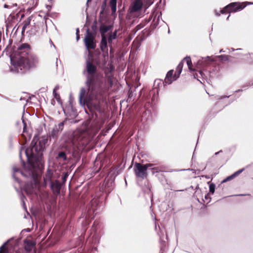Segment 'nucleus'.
I'll list each match as a JSON object with an SVG mask.
<instances>
[{
	"mask_svg": "<svg viewBox=\"0 0 253 253\" xmlns=\"http://www.w3.org/2000/svg\"><path fill=\"white\" fill-rule=\"evenodd\" d=\"M47 142V137L44 136L39 139L38 136H35L30 145L27 149L22 148L20 151V158L22 151L25 152L28 167L22 171L15 167H13L12 176L15 181L20 183L21 181L18 177L19 174L25 177L30 178L32 180V182L27 183L25 185V190L28 194H32L35 192V189L38 183L39 171L44 167L43 152L45 149V144Z\"/></svg>",
	"mask_w": 253,
	"mask_h": 253,
	"instance_id": "obj_1",
	"label": "nucleus"
},
{
	"mask_svg": "<svg viewBox=\"0 0 253 253\" xmlns=\"http://www.w3.org/2000/svg\"><path fill=\"white\" fill-rule=\"evenodd\" d=\"M83 74L86 77L85 85L88 91L82 87L79 95V103L82 106L86 105L91 112H104L103 89L102 82L97 73V67L87 60Z\"/></svg>",
	"mask_w": 253,
	"mask_h": 253,
	"instance_id": "obj_2",
	"label": "nucleus"
},
{
	"mask_svg": "<svg viewBox=\"0 0 253 253\" xmlns=\"http://www.w3.org/2000/svg\"><path fill=\"white\" fill-rule=\"evenodd\" d=\"M30 45L26 43H22L17 48V55L14 59L11 58L13 65L12 71L19 74H24L30 68L35 67L39 62L38 57L33 53H30Z\"/></svg>",
	"mask_w": 253,
	"mask_h": 253,
	"instance_id": "obj_3",
	"label": "nucleus"
},
{
	"mask_svg": "<svg viewBox=\"0 0 253 253\" xmlns=\"http://www.w3.org/2000/svg\"><path fill=\"white\" fill-rule=\"evenodd\" d=\"M90 140V137L86 131H74L69 143L70 147H71L70 151H72L74 155L78 154L84 150Z\"/></svg>",
	"mask_w": 253,
	"mask_h": 253,
	"instance_id": "obj_4",
	"label": "nucleus"
},
{
	"mask_svg": "<svg viewBox=\"0 0 253 253\" xmlns=\"http://www.w3.org/2000/svg\"><path fill=\"white\" fill-rule=\"evenodd\" d=\"M245 8V6H243L242 2H231L224 8H223L220 12L221 14H224L226 12L232 13L240 11Z\"/></svg>",
	"mask_w": 253,
	"mask_h": 253,
	"instance_id": "obj_5",
	"label": "nucleus"
},
{
	"mask_svg": "<svg viewBox=\"0 0 253 253\" xmlns=\"http://www.w3.org/2000/svg\"><path fill=\"white\" fill-rule=\"evenodd\" d=\"M133 170L137 177L144 179L147 176V169L144 165L139 163H135Z\"/></svg>",
	"mask_w": 253,
	"mask_h": 253,
	"instance_id": "obj_6",
	"label": "nucleus"
},
{
	"mask_svg": "<svg viewBox=\"0 0 253 253\" xmlns=\"http://www.w3.org/2000/svg\"><path fill=\"white\" fill-rule=\"evenodd\" d=\"M63 185L57 180H54L48 186L51 189L53 194L57 196L60 194L61 189Z\"/></svg>",
	"mask_w": 253,
	"mask_h": 253,
	"instance_id": "obj_7",
	"label": "nucleus"
},
{
	"mask_svg": "<svg viewBox=\"0 0 253 253\" xmlns=\"http://www.w3.org/2000/svg\"><path fill=\"white\" fill-rule=\"evenodd\" d=\"M143 6L142 0H135L129 8V12L130 13L138 12L141 10Z\"/></svg>",
	"mask_w": 253,
	"mask_h": 253,
	"instance_id": "obj_8",
	"label": "nucleus"
},
{
	"mask_svg": "<svg viewBox=\"0 0 253 253\" xmlns=\"http://www.w3.org/2000/svg\"><path fill=\"white\" fill-rule=\"evenodd\" d=\"M173 70H169L167 74L165 79V85L170 84L173 81H175L178 77H176V75H173Z\"/></svg>",
	"mask_w": 253,
	"mask_h": 253,
	"instance_id": "obj_9",
	"label": "nucleus"
},
{
	"mask_svg": "<svg viewBox=\"0 0 253 253\" xmlns=\"http://www.w3.org/2000/svg\"><path fill=\"white\" fill-rule=\"evenodd\" d=\"M24 249L27 252H31L36 247V243L29 240H25L24 242Z\"/></svg>",
	"mask_w": 253,
	"mask_h": 253,
	"instance_id": "obj_10",
	"label": "nucleus"
},
{
	"mask_svg": "<svg viewBox=\"0 0 253 253\" xmlns=\"http://www.w3.org/2000/svg\"><path fill=\"white\" fill-rule=\"evenodd\" d=\"M112 28L111 25H106L104 24H101L99 27V31L101 37H106V33Z\"/></svg>",
	"mask_w": 253,
	"mask_h": 253,
	"instance_id": "obj_11",
	"label": "nucleus"
},
{
	"mask_svg": "<svg viewBox=\"0 0 253 253\" xmlns=\"http://www.w3.org/2000/svg\"><path fill=\"white\" fill-rule=\"evenodd\" d=\"M150 169L152 170V174H154L155 173L165 171L166 168L164 166L160 165L158 163V165L150 168Z\"/></svg>",
	"mask_w": 253,
	"mask_h": 253,
	"instance_id": "obj_12",
	"label": "nucleus"
},
{
	"mask_svg": "<svg viewBox=\"0 0 253 253\" xmlns=\"http://www.w3.org/2000/svg\"><path fill=\"white\" fill-rule=\"evenodd\" d=\"M52 173L48 170L46 174L43 178L44 184L45 186H49L51 184V183H52L53 180H52Z\"/></svg>",
	"mask_w": 253,
	"mask_h": 253,
	"instance_id": "obj_13",
	"label": "nucleus"
},
{
	"mask_svg": "<svg viewBox=\"0 0 253 253\" xmlns=\"http://www.w3.org/2000/svg\"><path fill=\"white\" fill-rule=\"evenodd\" d=\"M107 42H108L106 37H101V41L100 43V47L101 50L103 52H107L108 51Z\"/></svg>",
	"mask_w": 253,
	"mask_h": 253,
	"instance_id": "obj_14",
	"label": "nucleus"
},
{
	"mask_svg": "<svg viewBox=\"0 0 253 253\" xmlns=\"http://www.w3.org/2000/svg\"><path fill=\"white\" fill-rule=\"evenodd\" d=\"M85 45L87 50L90 49H93L96 47V44L94 42V40H88L86 39V40L84 41Z\"/></svg>",
	"mask_w": 253,
	"mask_h": 253,
	"instance_id": "obj_15",
	"label": "nucleus"
},
{
	"mask_svg": "<svg viewBox=\"0 0 253 253\" xmlns=\"http://www.w3.org/2000/svg\"><path fill=\"white\" fill-rule=\"evenodd\" d=\"M165 84V81H163L161 80L160 79H156L154 81V88L157 89V93H159V91L160 90V88L163 86Z\"/></svg>",
	"mask_w": 253,
	"mask_h": 253,
	"instance_id": "obj_16",
	"label": "nucleus"
},
{
	"mask_svg": "<svg viewBox=\"0 0 253 253\" xmlns=\"http://www.w3.org/2000/svg\"><path fill=\"white\" fill-rule=\"evenodd\" d=\"M118 30H115L114 32H109L108 34V42L109 43H112L113 41L117 38Z\"/></svg>",
	"mask_w": 253,
	"mask_h": 253,
	"instance_id": "obj_17",
	"label": "nucleus"
},
{
	"mask_svg": "<svg viewBox=\"0 0 253 253\" xmlns=\"http://www.w3.org/2000/svg\"><path fill=\"white\" fill-rule=\"evenodd\" d=\"M60 133L59 131L55 127H54L49 133V137L50 139L52 138L54 140H56Z\"/></svg>",
	"mask_w": 253,
	"mask_h": 253,
	"instance_id": "obj_18",
	"label": "nucleus"
},
{
	"mask_svg": "<svg viewBox=\"0 0 253 253\" xmlns=\"http://www.w3.org/2000/svg\"><path fill=\"white\" fill-rule=\"evenodd\" d=\"M117 0H110L109 2V5L111 7L112 15L116 14L117 10Z\"/></svg>",
	"mask_w": 253,
	"mask_h": 253,
	"instance_id": "obj_19",
	"label": "nucleus"
},
{
	"mask_svg": "<svg viewBox=\"0 0 253 253\" xmlns=\"http://www.w3.org/2000/svg\"><path fill=\"white\" fill-rule=\"evenodd\" d=\"M10 240H7L6 242L4 243L0 247V253H8V250L6 247Z\"/></svg>",
	"mask_w": 253,
	"mask_h": 253,
	"instance_id": "obj_20",
	"label": "nucleus"
},
{
	"mask_svg": "<svg viewBox=\"0 0 253 253\" xmlns=\"http://www.w3.org/2000/svg\"><path fill=\"white\" fill-rule=\"evenodd\" d=\"M57 159H62L63 161H66L67 159L66 153L64 151H60L58 152L56 156Z\"/></svg>",
	"mask_w": 253,
	"mask_h": 253,
	"instance_id": "obj_21",
	"label": "nucleus"
},
{
	"mask_svg": "<svg viewBox=\"0 0 253 253\" xmlns=\"http://www.w3.org/2000/svg\"><path fill=\"white\" fill-rule=\"evenodd\" d=\"M183 60L186 61L189 70H190L191 71H193L194 70L192 68V61H191L190 57L186 56L183 59Z\"/></svg>",
	"mask_w": 253,
	"mask_h": 253,
	"instance_id": "obj_22",
	"label": "nucleus"
},
{
	"mask_svg": "<svg viewBox=\"0 0 253 253\" xmlns=\"http://www.w3.org/2000/svg\"><path fill=\"white\" fill-rule=\"evenodd\" d=\"M66 122V120H65L62 122L59 123L57 125H55L54 127H55L59 131V132H61L64 128V126Z\"/></svg>",
	"mask_w": 253,
	"mask_h": 253,
	"instance_id": "obj_23",
	"label": "nucleus"
},
{
	"mask_svg": "<svg viewBox=\"0 0 253 253\" xmlns=\"http://www.w3.org/2000/svg\"><path fill=\"white\" fill-rule=\"evenodd\" d=\"M87 39L88 40H94V37L93 36L92 33L89 31V29H87L86 31V35L84 38V41Z\"/></svg>",
	"mask_w": 253,
	"mask_h": 253,
	"instance_id": "obj_24",
	"label": "nucleus"
},
{
	"mask_svg": "<svg viewBox=\"0 0 253 253\" xmlns=\"http://www.w3.org/2000/svg\"><path fill=\"white\" fill-rule=\"evenodd\" d=\"M58 87L57 86H56L54 88L53 91V94L54 95V97L56 99V100L57 101V102L59 103H61V99H60V95L59 94H58L56 92V90L58 89Z\"/></svg>",
	"mask_w": 253,
	"mask_h": 253,
	"instance_id": "obj_25",
	"label": "nucleus"
},
{
	"mask_svg": "<svg viewBox=\"0 0 253 253\" xmlns=\"http://www.w3.org/2000/svg\"><path fill=\"white\" fill-rule=\"evenodd\" d=\"M215 57L218 58L220 61H228L229 56L226 55H217Z\"/></svg>",
	"mask_w": 253,
	"mask_h": 253,
	"instance_id": "obj_26",
	"label": "nucleus"
},
{
	"mask_svg": "<svg viewBox=\"0 0 253 253\" xmlns=\"http://www.w3.org/2000/svg\"><path fill=\"white\" fill-rule=\"evenodd\" d=\"M68 173L67 172H64L62 176V183H61L62 184V185H64L66 180H67V179L68 177Z\"/></svg>",
	"mask_w": 253,
	"mask_h": 253,
	"instance_id": "obj_27",
	"label": "nucleus"
},
{
	"mask_svg": "<svg viewBox=\"0 0 253 253\" xmlns=\"http://www.w3.org/2000/svg\"><path fill=\"white\" fill-rule=\"evenodd\" d=\"M183 63L181 62L177 67V76L179 77L182 70Z\"/></svg>",
	"mask_w": 253,
	"mask_h": 253,
	"instance_id": "obj_28",
	"label": "nucleus"
},
{
	"mask_svg": "<svg viewBox=\"0 0 253 253\" xmlns=\"http://www.w3.org/2000/svg\"><path fill=\"white\" fill-rule=\"evenodd\" d=\"M147 170L148 169H149L151 168H153L154 167H155V166H157L158 165V163H155V162H154V163H147V164H144Z\"/></svg>",
	"mask_w": 253,
	"mask_h": 253,
	"instance_id": "obj_29",
	"label": "nucleus"
},
{
	"mask_svg": "<svg viewBox=\"0 0 253 253\" xmlns=\"http://www.w3.org/2000/svg\"><path fill=\"white\" fill-rule=\"evenodd\" d=\"M31 22V19L30 17L27 18L26 20L24 21V24H23V29H27L28 27L29 26Z\"/></svg>",
	"mask_w": 253,
	"mask_h": 253,
	"instance_id": "obj_30",
	"label": "nucleus"
},
{
	"mask_svg": "<svg viewBox=\"0 0 253 253\" xmlns=\"http://www.w3.org/2000/svg\"><path fill=\"white\" fill-rule=\"evenodd\" d=\"M26 199V197L24 195H22L21 196V201L22 203V206H23V209L25 210V211H27V208H26V204H25V200Z\"/></svg>",
	"mask_w": 253,
	"mask_h": 253,
	"instance_id": "obj_31",
	"label": "nucleus"
},
{
	"mask_svg": "<svg viewBox=\"0 0 253 253\" xmlns=\"http://www.w3.org/2000/svg\"><path fill=\"white\" fill-rule=\"evenodd\" d=\"M249 86H253V80L250 81L249 83L244 84L242 85V88H244L245 89H246L248 88Z\"/></svg>",
	"mask_w": 253,
	"mask_h": 253,
	"instance_id": "obj_32",
	"label": "nucleus"
},
{
	"mask_svg": "<svg viewBox=\"0 0 253 253\" xmlns=\"http://www.w3.org/2000/svg\"><path fill=\"white\" fill-rule=\"evenodd\" d=\"M215 185L211 183L209 185V191L212 194H213L215 190Z\"/></svg>",
	"mask_w": 253,
	"mask_h": 253,
	"instance_id": "obj_33",
	"label": "nucleus"
},
{
	"mask_svg": "<svg viewBox=\"0 0 253 253\" xmlns=\"http://www.w3.org/2000/svg\"><path fill=\"white\" fill-rule=\"evenodd\" d=\"M244 169H245L243 168L242 169H239L238 170L236 171L234 173H233L232 174H233L234 177L235 178V177L239 175L240 173H241L244 170Z\"/></svg>",
	"mask_w": 253,
	"mask_h": 253,
	"instance_id": "obj_34",
	"label": "nucleus"
},
{
	"mask_svg": "<svg viewBox=\"0 0 253 253\" xmlns=\"http://www.w3.org/2000/svg\"><path fill=\"white\" fill-rule=\"evenodd\" d=\"M230 96V95H222V96H219L217 95L215 96V98L216 100H221L225 98H229Z\"/></svg>",
	"mask_w": 253,
	"mask_h": 253,
	"instance_id": "obj_35",
	"label": "nucleus"
},
{
	"mask_svg": "<svg viewBox=\"0 0 253 253\" xmlns=\"http://www.w3.org/2000/svg\"><path fill=\"white\" fill-rule=\"evenodd\" d=\"M234 177L233 175V174H231L230 176H227L226 178L223 179L222 181V183H225L228 181L231 180V179H233Z\"/></svg>",
	"mask_w": 253,
	"mask_h": 253,
	"instance_id": "obj_36",
	"label": "nucleus"
},
{
	"mask_svg": "<svg viewBox=\"0 0 253 253\" xmlns=\"http://www.w3.org/2000/svg\"><path fill=\"white\" fill-rule=\"evenodd\" d=\"M107 82L109 84V85L110 87L112 86L113 85V81L112 79V77L110 76L107 77Z\"/></svg>",
	"mask_w": 253,
	"mask_h": 253,
	"instance_id": "obj_37",
	"label": "nucleus"
},
{
	"mask_svg": "<svg viewBox=\"0 0 253 253\" xmlns=\"http://www.w3.org/2000/svg\"><path fill=\"white\" fill-rule=\"evenodd\" d=\"M144 2L147 6H149L153 3V0H144Z\"/></svg>",
	"mask_w": 253,
	"mask_h": 253,
	"instance_id": "obj_38",
	"label": "nucleus"
},
{
	"mask_svg": "<svg viewBox=\"0 0 253 253\" xmlns=\"http://www.w3.org/2000/svg\"><path fill=\"white\" fill-rule=\"evenodd\" d=\"M242 4H243V6H245V7H246L247 5L253 4V2L245 1V2H242Z\"/></svg>",
	"mask_w": 253,
	"mask_h": 253,
	"instance_id": "obj_39",
	"label": "nucleus"
},
{
	"mask_svg": "<svg viewBox=\"0 0 253 253\" xmlns=\"http://www.w3.org/2000/svg\"><path fill=\"white\" fill-rule=\"evenodd\" d=\"M109 70L110 73L112 72V71H113L115 70V67H114V66L112 64H109Z\"/></svg>",
	"mask_w": 253,
	"mask_h": 253,
	"instance_id": "obj_40",
	"label": "nucleus"
},
{
	"mask_svg": "<svg viewBox=\"0 0 253 253\" xmlns=\"http://www.w3.org/2000/svg\"><path fill=\"white\" fill-rule=\"evenodd\" d=\"M3 7L5 8H12V5L8 4V2H6L4 5Z\"/></svg>",
	"mask_w": 253,
	"mask_h": 253,
	"instance_id": "obj_41",
	"label": "nucleus"
},
{
	"mask_svg": "<svg viewBox=\"0 0 253 253\" xmlns=\"http://www.w3.org/2000/svg\"><path fill=\"white\" fill-rule=\"evenodd\" d=\"M91 28L93 31H95L97 28L96 22H94L91 26Z\"/></svg>",
	"mask_w": 253,
	"mask_h": 253,
	"instance_id": "obj_42",
	"label": "nucleus"
},
{
	"mask_svg": "<svg viewBox=\"0 0 253 253\" xmlns=\"http://www.w3.org/2000/svg\"><path fill=\"white\" fill-rule=\"evenodd\" d=\"M208 59L210 61H215L214 59H212V56H207L206 58H205V59Z\"/></svg>",
	"mask_w": 253,
	"mask_h": 253,
	"instance_id": "obj_43",
	"label": "nucleus"
},
{
	"mask_svg": "<svg viewBox=\"0 0 253 253\" xmlns=\"http://www.w3.org/2000/svg\"><path fill=\"white\" fill-rule=\"evenodd\" d=\"M49 42H50V43L51 46H53V48H54V49H56V46H55V45L53 44V42H52V41H51V40H49Z\"/></svg>",
	"mask_w": 253,
	"mask_h": 253,
	"instance_id": "obj_44",
	"label": "nucleus"
},
{
	"mask_svg": "<svg viewBox=\"0 0 253 253\" xmlns=\"http://www.w3.org/2000/svg\"><path fill=\"white\" fill-rule=\"evenodd\" d=\"M236 99V98L233 99L231 98L230 100L229 101V102L227 104H226L225 106H227L228 104H230L231 103H232L233 101L235 100Z\"/></svg>",
	"mask_w": 253,
	"mask_h": 253,
	"instance_id": "obj_45",
	"label": "nucleus"
},
{
	"mask_svg": "<svg viewBox=\"0 0 253 253\" xmlns=\"http://www.w3.org/2000/svg\"><path fill=\"white\" fill-rule=\"evenodd\" d=\"M80 30L78 28L76 29V35H79Z\"/></svg>",
	"mask_w": 253,
	"mask_h": 253,
	"instance_id": "obj_46",
	"label": "nucleus"
},
{
	"mask_svg": "<svg viewBox=\"0 0 253 253\" xmlns=\"http://www.w3.org/2000/svg\"><path fill=\"white\" fill-rule=\"evenodd\" d=\"M214 12L216 16H219L220 15V13L218 12L217 10H214Z\"/></svg>",
	"mask_w": 253,
	"mask_h": 253,
	"instance_id": "obj_47",
	"label": "nucleus"
},
{
	"mask_svg": "<svg viewBox=\"0 0 253 253\" xmlns=\"http://www.w3.org/2000/svg\"><path fill=\"white\" fill-rule=\"evenodd\" d=\"M228 50H229V52H233L235 50V49L233 48H231L230 49H228Z\"/></svg>",
	"mask_w": 253,
	"mask_h": 253,
	"instance_id": "obj_48",
	"label": "nucleus"
},
{
	"mask_svg": "<svg viewBox=\"0 0 253 253\" xmlns=\"http://www.w3.org/2000/svg\"><path fill=\"white\" fill-rule=\"evenodd\" d=\"M26 29H23V27H22V32H21V33H22V35H24V33L25 32V31Z\"/></svg>",
	"mask_w": 253,
	"mask_h": 253,
	"instance_id": "obj_49",
	"label": "nucleus"
},
{
	"mask_svg": "<svg viewBox=\"0 0 253 253\" xmlns=\"http://www.w3.org/2000/svg\"><path fill=\"white\" fill-rule=\"evenodd\" d=\"M105 6H106V2H104L103 5H102V9H104V7H105Z\"/></svg>",
	"mask_w": 253,
	"mask_h": 253,
	"instance_id": "obj_50",
	"label": "nucleus"
},
{
	"mask_svg": "<svg viewBox=\"0 0 253 253\" xmlns=\"http://www.w3.org/2000/svg\"><path fill=\"white\" fill-rule=\"evenodd\" d=\"M222 152V150H220L219 151L215 153L214 155H217L219 154L220 153H221Z\"/></svg>",
	"mask_w": 253,
	"mask_h": 253,
	"instance_id": "obj_51",
	"label": "nucleus"
},
{
	"mask_svg": "<svg viewBox=\"0 0 253 253\" xmlns=\"http://www.w3.org/2000/svg\"><path fill=\"white\" fill-rule=\"evenodd\" d=\"M193 76H194V78H198V74L197 73L194 74Z\"/></svg>",
	"mask_w": 253,
	"mask_h": 253,
	"instance_id": "obj_52",
	"label": "nucleus"
},
{
	"mask_svg": "<svg viewBox=\"0 0 253 253\" xmlns=\"http://www.w3.org/2000/svg\"><path fill=\"white\" fill-rule=\"evenodd\" d=\"M97 202V200H92L91 201V205H93V203H96Z\"/></svg>",
	"mask_w": 253,
	"mask_h": 253,
	"instance_id": "obj_53",
	"label": "nucleus"
},
{
	"mask_svg": "<svg viewBox=\"0 0 253 253\" xmlns=\"http://www.w3.org/2000/svg\"><path fill=\"white\" fill-rule=\"evenodd\" d=\"M243 90L242 89H238L237 90H236L235 91V92H240V91H242Z\"/></svg>",
	"mask_w": 253,
	"mask_h": 253,
	"instance_id": "obj_54",
	"label": "nucleus"
},
{
	"mask_svg": "<svg viewBox=\"0 0 253 253\" xmlns=\"http://www.w3.org/2000/svg\"><path fill=\"white\" fill-rule=\"evenodd\" d=\"M79 39H80V36L79 35H76V40H77V41H79Z\"/></svg>",
	"mask_w": 253,
	"mask_h": 253,
	"instance_id": "obj_55",
	"label": "nucleus"
},
{
	"mask_svg": "<svg viewBox=\"0 0 253 253\" xmlns=\"http://www.w3.org/2000/svg\"><path fill=\"white\" fill-rule=\"evenodd\" d=\"M224 52H225V50H224L223 49H220V50H219V53Z\"/></svg>",
	"mask_w": 253,
	"mask_h": 253,
	"instance_id": "obj_56",
	"label": "nucleus"
},
{
	"mask_svg": "<svg viewBox=\"0 0 253 253\" xmlns=\"http://www.w3.org/2000/svg\"><path fill=\"white\" fill-rule=\"evenodd\" d=\"M199 73L201 76H203V73L201 71H199Z\"/></svg>",
	"mask_w": 253,
	"mask_h": 253,
	"instance_id": "obj_57",
	"label": "nucleus"
},
{
	"mask_svg": "<svg viewBox=\"0 0 253 253\" xmlns=\"http://www.w3.org/2000/svg\"><path fill=\"white\" fill-rule=\"evenodd\" d=\"M91 0H87V2H86V5H87V6H88V2H91Z\"/></svg>",
	"mask_w": 253,
	"mask_h": 253,
	"instance_id": "obj_58",
	"label": "nucleus"
},
{
	"mask_svg": "<svg viewBox=\"0 0 253 253\" xmlns=\"http://www.w3.org/2000/svg\"><path fill=\"white\" fill-rule=\"evenodd\" d=\"M92 211H93V213H94V212H95V210H96V209H95L94 208H93V207H92Z\"/></svg>",
	"mask_w": 253,
	"mask_h": 253,
	"instance_id": "obj_59",
	"label": "nucleus"
},
{
	"mask_svg": "<svg viewBox=\"0 0 253 253\" xmlns=\"http://www.w3.org/2000/svg\"><path fill=\"white\" fill-rule=\"evenodd\" d=\"M54 103H55V101H54V100H52V101H51V104H52L53 105H54Z\"/></svg>",
	"mask_w": 253,
	"mask_h": 253,
	"instance_id": "obj_60",
	"label": "nucleus"
},
{
	"mask_svg": "<svg viewBox=\"0 0 253 253\" xmlns=\"http://www.w3.org/2000/svg\"><path fill=\"white\" fill-rule=\"evenodd\" d=\"M104 9H102V10L100 11V14H103V12H104Z\"/></svg>",
	"mask_w": 253,
	"mask_h": 253,
	"instance_id": "obj_61",
	"label": "nucleus"
},
{
	"mask_svg": "<svg viewBox=\"0 0 253 253\" xmlns=\"http://www.w3.org/2000/svg\"><path fill=\"white\" fill-rule=\"evenodd\" d=\"M205 198L206 199H207L208 198V195H206L205 197Z\"/></svg>",
	"mask_w": 253,
	"mask_h": 253,
	"instance_id": "obj_62",
	"label": "nucleus"
},
{
	"mask_svg": "<svg viewBox=\"0 0 253 253\" xmlns=\"http://www.w3.org/2000/svg\"><path fill=\"white\" fill-rule=\"evenodd\" d=\"M230 16V15L229 14V15H228V16L227 17V20H228V19H229V18Z\"/></svg>",
	"mask_w": 253,
	"mask_h": 253,
	"instance_id": "obj_63",
	"label": "nucleus"
},
{
	"mask_svg": "<svg viewBox=\"0 0 253 253\" xmlns=\"http://www.w3.org/2000/svg\"><path fill=\"white\" fill-rule=\"evenodd\" d=\"M95 222H94L93 223V224L92 226H95Z\"/></svg>",
	"mask_w": 253,
	"mask_h": 253,
	"instance_id": "obj_64",
	"label": "nucleus"
}]
</instances>
